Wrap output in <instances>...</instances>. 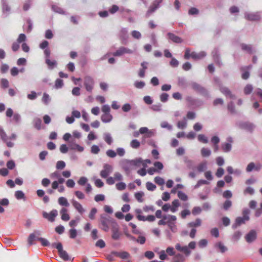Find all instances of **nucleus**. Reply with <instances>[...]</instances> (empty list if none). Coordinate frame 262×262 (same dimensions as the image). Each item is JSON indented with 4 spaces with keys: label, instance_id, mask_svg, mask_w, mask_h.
I'll list each match as a JSON object with an SVG mask.
<instances>
[{
    "label": "nucleus",
    "instance_id": "obj_64",
    "mask_svg": "<svg viewBox=\"0 0 262 262\" xmlns=\"http://www.w3.org/2000/svg\"><path fill=\"white\" fill-rule=\"evenodd\" d=\"M75 182L72 179H69L67 181L66 185L68 187L73 188L75 186Z\"/></svg>",
    "mask_w": 262,
    "mask_h": 262
},
{
    "label": "nucleus",
    "instance_id": "obj_14",
    "mask_svg": "<svg viewBox=\"0 0 262 262\" xmlns=\"http://www.w3.org/2000/svg\"><path fill=\"white\" fill-rule=\"evenodd\" d=\"M72 204L74 207L77 210V211L79 213L82 214L85 211V210L83 208L82 206L77 201L73 200L72 201Z\"/></svg>",
    "mask_w": 262,
    "mask_h": 262
},
{
    "label": "nucleus",
    "instance_id": "obj_16",
    "mask_svg": "<svg viewBox=\"0 0 262 262\" xmlns=\"http://www.w3.org/2000/svg\"><path fill=\"white\" fill-rule=\"evenodd\" d=\"M113 254H114L116 256L119 257L121 259H128L130 257L129 253L124 251L122 252H113Z\"/></svg>",
    "mask_w": 262,
    "mask_h": 262
},
{
    "label": "nucleus",
    "instance_id": "obj_2",
    "mask_svg": "<svg viewBox=\"0 0 262 262\" xmlns=\"http://www.w3.org/2000/svg\"><path fill=\"white\" fill-rule=\"evenodd\" d=\"M195 242H191L189 244L188 246H181L180 244H177L175 247L177 250L182 252L186 255H188L191 252L190 250L195 249Z\"/></svg>",
    "mask_w": 262,
    "mask_h": 262
},
{
    "label": "nucleus",
    "instance_id": "obj_59",
    "mask_svg": "<svg viewBox=\"0 0 262 262\" xmlns=\"http://www.w3.org/2000/svg\"><path fill=\"white\" fill-rule=\"evenodd\" d=\"M26 39V36L24 34H19L18 38L17 39V41L18 43H21L24 41H25Z\"/></svg>",
    "mask_w": 262,
    "mask_h": 262
},
{
    "label": "nucleus",
    "instance_id": "obj_1",
    "mask_svg": "<svg viewBox=\"0 0 262 262\" xmlns=\"http://www.w3.org/2000/svg\"><path fill=\"white\" fill-rule=\"evenodd\" d=\"M250 211L248 209H245L243 211V217H238L236 219L235 223L232 225V228L235 229L237 226L245 224L246 221L249 220V214Z\"/></svg>",
    "mask_w": 262,
    "mask_h": 262
},
{
    "label": "nucleus",
    "instance_id": "obj_45",
    "mask_svg": "<svg viewBox=\"0 0 262 262\" xmlns=\"http://www.w3.org/2000/svg\"><path fill=\"white\" fill-rule=\"evenodd\" d=\"M77 235V232L75 229L72 228L69 230V236L71 238H75Z\"/></svg>",
    "mask_w": 262,
    "mask_h": 262
},
{
    "label": "nucleus",
    "instance_id": "obj_44",
    "mask_svg": "<svg viewBox=\"0 0 262 262\" xmlns=\"http://www.w3.org/2000/svg\"><path fill=\"white\" fill-rule=\"evenodd\" d=\"M66 166V164L63 161H59L57 162L56 167L57 169H63Z\"/></svg>",
    "mask_w": 262,
    "mask_h": 262
},
{
    "label": "nucleus",
    "instance_id": "obj_4",
    "mask_svg": "<svg viewBox=\"0 0 262 262\" xmlns=\"http://www.w3.org/2000/svg\"><path fill=\"white\" fill-rule=\"evenodd\" d=\"M84 85L86 91L91 92L94 88V79L90 76H85L84 79Z\"/></svg>",
    "mask_w": 262,
    "mask_h": 262
},
{
    "label": "nucleus",
    "instance_id": "obj_33",
    "mask_svg": "<svg viewBox=\"0 0 262 262\" xmlns=\"http://www.w3.org/2000/svg\"><path fill=\"white\" fill-rule=\"evenodd\" d=\"M185 260V258L183 255L178 254L173 257L174 262H182Z\"/></svg>",
    "mask_w": 262,
    "mask_h": 262
},
{
    "label": "nucleus",
    "instance_id": "obj_7",
    "mask_svg": "<svg viewBox=\"0 0 262 262\" xmlns=\"http://www.w3.org/2000/svg\"><path fill=\"white\" fill-rule=\"evenodd\" d=\"M245 17L249 21H258L260 19V15L258 12L247 13L245 14Z\"/></svg>",
    "mask_w": 262,
    "mask_h": 262
},
{
    "label": "nucleus",
    "instance_id": "obj_11",
    "mask_svg": "<svg viewBox=\"0 0 262 262\" xmlns=\"http://www.w3.org/2000/svg\"><path fill=\"white\" fill-rule=\"evenodd\" d=\"M256 238V233L254 230H251L245 236L246 241L248 243L253 242Z\"/></svg>",
    "mask_w": 262,
    "mask_h": 262
},
{
    "label": "nucleus",
    "instance_id": "obj_20",
    "mask_svg": "<svg viewBox=\"0 0 262 262\" xmlns=\"http://www.w3.org/2000/svg\"><path fill=\"white\" fill-rule=\"evenodd\" d=\"M112 238L115 240L118 239L120 236L118 228L117 227H114L112 229Z\"/></svg>",
    "mask_w": 262,
    "mask_h": 262
},
{
    "label": "nucleus",
    "instance_id": "obj_48",
    "mask_svg": "<svg viewBox=\"0 0 262 262\" xmlns=\"http://www.w3.org/2000/svg\"><path fill=\"white\" fill-rule=\"evenodd\" d=\"M186 121L185 120L179 121L177 123V126L180 129H184L186 126Z\"/></svg>",
    "mask_w": 262,
    "mask_h": 262
},
{
    "label": "nucleus",
    "instance_id": "obj_60",
    "mask_svg": "<svg viewBox=\"0 0 262 262\" xmlns=\"http://www.w3.org/2000/svg\"><path fill=\"white\" fill-rule=\"evenodd\" d=\"M7 166L9 169H13L15 167V164L13 160H10L7 163Z\"/></svg>",
    "mask_w": 262,
    "mask_h": 262
},
{
    "label": "nucleus",
    "instance_id": "obj_23",
    "mask_svg": "<svg viewBox=\"0 0 262 262\" xmlns=\"http://www.w3.org/2000/svg\"><path fill=\"white\" fill-rule=\"evenodd\" d=\"M190 57H192L193 58H196V55L194 52H192L190 53V50L189 49H187L185 51V53L184 55V58L185 59H188Z\"/></svg>",
    "mask_w": 262,
    "mask_h": 262
},
{
    "label": "nucleus",
    "instance_id": "obj_41",
    "mask_svg": "<svg viewBox=\"0 0 262 262\" xmlns=\"http://www.w3.org/2000/svg\"><path fill=\"white\" fill-rule=\"evenodd\" d=\"M140 145V142L136 139L133 140L130 142V146L133 148H137Z\"/></svg>",
    "mask_w": 262,
    "mask_h": 262
},
{
    "label": "nucleus",
    "instance_id": "obj_15",
    "mask_svg": "<svg viewBox=\"0 0 262 262\" xmlns=\"http://www.w3.org/2000/svg\"><path fill=\"white\" fill-rule=\"evenodd\" d=\"M167 36L168 38L172 40L173 42L181 43L183 42V39L181 38L172 33H168L167 34Z\"/></svg>",
    "mask_w": 262,
    "mask_h": 262
},
{
    "label": "nucleus",
    "instance_id": "obj_24",
    "mask_svg": "<svg viewBox=\"0 0 262 262\" xmlns=\"http://www.w3.org/2000/svg\"><path fill=\"white\" fill-rule=\"evenodd\" d=\"M242 49L246 51L249 54L253 53V49L250 45L243 43L241 45Z\"/></svg>",
    "mask_w": 262,
    "mask_h": 262
},
{
    "label": "nucleus",
    "instance_id": "obj_58",
    "mask_svg": "<svg viewBox=\"0 0 262 262\" xmlns=\"http://www.w3.org/2000/svg\"><path fill=\"white\" fill-rule=\"evenodd\" d=\"M50 100V99L49 95L46 93H44L42 98V100L43 103L46 104H47L49 102Z\"/></svg>",
    "mask_w": 262,
    "mask_h": 262
},
{
    "label": "nucleus",
    "instance_id": "obj_37",
    "mask_svg": "<svg viewBox=\"0 0 262 262\" xmlns=\"http://www.w3.org/2000/svg\"><path fill=\"white\" fill-rule=\"evenodd\" d=\"M198 93H200L203 95L206 96L207 95V91L203 87L198 85Z\"/></svg>",
    "mask_w": 262,
    "mask_h": 262
},
{
    "label": "nucleus",
    "instance_id": "obj_34",
    "mask_svg": "<svg viewBox=\"0 0 262 262\" xmlns=\"http://www.w3.org/2000/svg\"><path fill=\"white\" fill-rule=\"evenodd\" d=\"M215 247H217L222 253H224L227 250V248L221 242L216 244Z\"/></svg>",
    "mask_w": 262,
    "mask_h": 262
},
{
    "label": "nucleus",
    "instance_id": "obj_63",
    "mask_svg": "<svg viewBox=\"0 0 262 262\" xmlns=\"http://www.w3.org/2000/svg\"><path fill=\"white\" fill-rule=\"evenodd\" d=\"M122 110L124 112H128L131 110V105L129 103H126L122 106Z\"/></svg>",
    "mask_w": 262,
    "mask_h": 262
},
{
    "label": "nucleus",
    "instance_id": "obj_10",
    "mask_svg": "<svg viewBox=\"0 0 262 262\" xmlns=\"http://www.w3.org/2000/svg\"><path fill=\"white\" fill-rule=\"evenodd\" d=\"M162 1L163 0H155L149 8L147 14L150 15L154 12L159 7V4L162 3Z\"/></svg>",
    "mask_w": 262,
    "mask_h": 262
},
{
    "label": "nucleus",
    "instance_id": "obj_42",
    "mask_svg": "<svg viewBox=\"0 0 262 262\" xmlns=\"http://www.w3.org/2000/svg\"><path fill=\"white\" fill-rule=\"evenodd\" d=\"M207 168V162H204L203 163H200L198 166V170L200 171H203L205 170Z\"/></svg>",
    "mask_w": 262,
    "mask_h": 262
},
{
    "label": "nucleus",
    "instance_id": "obj_46",
    "mask_svg": "<svg viewBox=\"0 0 262 262\" xmlns=\"http://www.w3.org/2000/svg\"><path fill=\"white\" fill-rule=\"evenodd\" d=\"M97 212V210L96 208H93L91 209L89 217L91 220H94L95 219V216Z\"/></svg>",
    "mask_w": 262,
    "mask_h": 262
},
{
    "label": "nucleus",
    "instance_id": "obj_39",
    "mask_svg": "<svg viewBox=\"0 0 262 262\" xmlns=\"http://www.w3.org/2000/svg\"><path fill=\"white\" fill-rule=\"evenodd\" d=\"M34 126L35 127L38 129L39 130L41 129V120L39 118H37L34 121Z\"/></svg>",
    "mask_w": 262,
    "mask_h": 262
},
{
    "label": "nucleus",
    "instance_id": "obj_52",
    "mask_svg": "<svg viewBox=\"0 0 262 262\" xmlns=\"http://www.w3.org/2000/svg\"><path fill=\"white\" fill-rule=\"evenodd\" d=\"M101 110L103 114H110L111 108L108 105H103Z\"/></svg>",
    "mask_w": 262,
    "mask_h": 262
},
{
    "label": "nucleus",
    "instance_id": "obj_28",
    "mask_svg": "<svg viewBox=\"0 0 262 262\" xmlns=\"http://www.w3.org/2000/svg\"><path fill=\"white\" fill-rule=\"evenodd\" d=\"M253 86L251 84H247L244 89V92L245 95L250 94L253 91Z\"/></svg>",
    "mask_w": 262,
    "mask_h": 262
},
{
    "label": "nucleus",
    "instance_id": "obj_49",
    "mask_svg": "<svg viewBox=\"0 0 262 262\" xmlns=\"http://www.w3.org/2000/svg\"><path fill=\"white\" fill-rule=\"evenodd\" d=\"M179 198L182 201H186L187 200V196L185 193L182 191H179L178 193Z\"/></svg>",
    "mask_w": 262,
    "mask_h": 262
},
{
    "label": "nucleus",
    "instance_id": "obj_25",
    "mask_svg": "<svg viewBox=\"0 0 262 262\" xmlns=\"http://www.w3.org/2000/svg\"><path fill=\"white\" fill-rule=\"evenodd\" d=\"M103 139L105 142L108 145H111L113 142V139L111 134L108 133H105L103 135Z\"/></svg>",
    "mask_w": 262,
    "mask_h": 262
},
{
    "label": "nucleus",
    "instance_id": "obj_53",
    "mask_svg": "<svg viewBox=\"0 0 262 262\" xmlns=\"http://www.w3.org/2000/svg\"><path fill=\"white\" fill-rule=\"evenodd\" d=\"M255 166L254 163L250 162L246 167V171L249 172L254 170Z\"/></svg>",
    "mask_w": 262,
    "mask_h": 262
},
{
    "label": "nucleus",
    "instance_id": "obj_31",
    "mask_svg": "<svg viewBox=\"0 0 262 262\" xmlns=\"http://www.w3.org/2000/svg\"><path fill=\"white\" fill-rule=\"evenodd\" d=\"M46 63L50 69H53L56 64L55 60H51L49 58L46 59Z\"/></svg>",
    "mask_w": 262,
    "mask_h": 262
},
{
    "label": "nucleus",
    "instance_id": "obj_36",
    "mask_svg": "<svg viewBox=\"0 0 262 262\" xmlns=\"http://www.w3.org/2000/svg\"><path fill=\"white\" fill-rule=\"evenodd\" d=\"M146 187L148 190L154 191L156 188V186L150 182H147L146 183Z\"/></svg>",
    "mask_w": 262,
    "mask_h": 262
},
{
    "label": "nucleus",
    "instance_id": "obj_51",
    "mask_svg": "<svg viewBox=\"0 0 262 262\" xmlns=\"http://www.w3.org/2000/svg\"><path fill=\"white\" fill-rule=\"evenodd\" d=\"M232 206V202L230 200H226L223 204V208L227 210Z\"/></svg>",
    "mask_w": 262,
    "mask_h": 262
},
{
    "label": "nucleus",
    "instance_id": "obj_54",
    "mask_svg": "<svg viewBox=\"0 0 262 262\" xmlns=\"http://www.w3.org/2000/svg\"><path fill=\"white\" fill-rule=\"evenodd\" d=\"M106 155L110 158H114L116 156V152L112 149H109L106 151Z\"/></svg>",
    "mask_w": 262,
    "mask_h": 262
},
{
    "label": "nucleus",
    "instance_id": "obj_22",
    "mask_svg": "<svg viewBox=\"0 0 262 262\" xmlns=\"http://www.w3.org/2000/svg\"><path fill=\"white\" fill-rule=\"evenodd\" d=\"M128 163L130 165L139 167L141 165V163H143V160L141 158H138L135 160L129 161Z\"/></svg>",
    "mask_w": 262,
    "mask_h": 262
},
{
    "label": "nucleus",
    "instance_id": "obj_55",
    "mask_svg": "<svg viewBox=\"0 0 262 262\" xmlns=\"http://www.w3.org/2000/svg\"><path fill=\"white\" fill-rule=\"evenodd\" d=\"M96 246L103 248L105 247V243L102 239H99L96 242Z\"/></svg>",
    "mask_w": 262,
    "mask_h": 262
},
{
    "label": "nucleus",
    "instance_id": "obj_26",
    "mask_svg": "<svg viewBox=\"0 0 262 262\" xmlns=\"http://www.w3.org/2000/svg\"><path fill=\"white\" fill-rule=\"evenodd\" d=\"M144 195V193L142 191H139L138 192H136L135 194V197L136 199L140 203H142L143 202L144 200L143 199V197Z\"/></svg>",
    "mask_w": 262,
    "mask_h": 262
},
{
    "label": "nucleus",
    "instance_id": "obj_35",
    "mask_svg": "<svg viewBox=\"0 0 262 262\" xmlns=\"http://www.w3.org/2000/svg\"><path fill=\"white\" fill-rule=\"evenodd\" d=\"M70 147L72 149L77 150L80 152L82 151L84 149L83 147L77 144H71Z\"/></svg>",
    "mask_w": 262,
    "mask_h": 262
},
{
    "label": "nucleus",
    "instance_id": "obj_27",
    "mask_svg": "<svg viewBox=\"0 0 262 262\" xmlns=\"http://www.w3.org/2000/svg\"><path fill=\"white\" fill-rule=\"evenodd\" d=\"M58 203L62 206L68 207L69 206V204L66 198L63 196H61L58 199Z\"/></svg>",
    "mask_w": 262,
    "mask_h": 262
},
{
    "label": "nucleus",
    "instance_id": "obj_56",
    "mask_svg": "<svg viewBox=\"0 0 262 262\" xmlns=\"http://www.w3.org/2000/svg\"><path fill=\"white\" fill-rule=\"evenodd\" d=\"M154 165L158 171V170H161L163 168V165L162 163L159 161L155 162L154 163Z\"/></svg>",
    "mask_w": 262,
    "mask_h": 262
},
{
    "label": "nucleus",
    "instance_id": "obj_61",
    "mask_svg": "<svg viewBox=\"0 0 262 262\" xmlns=\"http://www.w3.org/2000/svg\"><path fill=\"white\" fill-rule=\"evenodd\" d=\"M87 181L88 179H86V178L82 177L79 179V180L78 181V183L79 185L83 186L86 184Z\"/></svg>",
    "mask_w": 262,
    "mask_h": 262
},
{
    "label": "nucleus",
    "instance_id": "obj_30",
    "mask_svg": "<svg viewBox=\"0 0 262 262\" xmlns=\"http://www.w3.org/2000/svg\"><path fill=\"white\" fill-rule=\"evenodd\" d=\"M198 140L203 143H207L208 142V138L206 136L203 134H200L198 136Z\"/></svg>",
    "mask_w": 262,
    "mask_h": 262
},
{
    "label": "nucleus",
    "instance_id": "obj_5",
    "mask_svg": "<svg viewBox=\"0 0 262 262\" xmlns=\"http://www.w3.org/2000/svg\"><path fill=\"white\" fill-rule=\"evenodd\" d=\"M133 51L125 48L124 47H121L119 48L116 52L112 53V55L114 56H121L125 54H132Z\"/></svg>",
    "mask_w": 262,
    "mask_h": 262
},
{
    "label": "nucleus",
    "instance_id": "obj_3",
    "mask_svg": "<svg viewBox=\"0 0 262 262\" xmlns=\"http://www.w3.org/2000/svg\"><path fill=\"white\" fill-rule=\"evenodd\" d=\"M53 247H55L58 250L59 255L62 259L68 260L69 259V256L68 253L63 250L62 245L61 243H58L57 244L54 243L52 244Z\"/></svg>",
    "mask_w": 262,
    "mask_h": 262
},
{
    "label": "nucleus",
    "instance_id": "obj_9",
    "mask_svg": "<svg viewBox=\"0 0 262 262\" xmlns=\"http://www.w3.org/2000/svg\"><path fill=\"white\" fill-rule=\"evenodd\" d=\"M220 91L226 97H229L231 99L235 98V96L232 94L230 90L227 87L221 86H220Z\"/></svg>",
    "mask_w": 262,
    "mask_h": 262
},
{
    "label": "nucleus",
    "instance_id": "obj_12",
    "mask_svg": "<svg viewBox=\"0 0 262 262\" xmlns=\"http://www.w3.org/2000/svg\"><path fill=\"white\" fill-rule=\"evenodd\" d=\"M40 235V233L39 231H35L34 233L30 234L28 238V244L30 246L33 245L34 241L37 239L38 237V236Z\"/></svg>",
    "mask_w": 262,
    "mask_h": 262
},
{
    "label": "nucleus",
    "instance_id": "obj_6",
    "mask_svg": "<svg viewBox=\"0 0 262 262\" xmlns=\"http://www.w3.org/2000/svg\"><path fill=\"white\" fill-rule=\"evenodd\" d=\"M112 171V166L110 164H105L103 166V169L100 171V176L103 178H106Z\"/></svg>",
    "mask_w": 262,
    "mask_h": 262
},
{
    "label": "nucleus",
    "instance_id": "obj_29",
    "mask_svg": "<svg viewBox=\"0 0 262 262\" xmlns=\"http://www.w3.org/2000/svg\"><path fill=\"white\" fill-rule=\"evenodd\" d=\"M201 153L203 157H207L211 155V151L210 149L204 147L201 149Z\"/></svg>",
    "mask_w": 262,
    "mask_h": 262
},
{
    "label": "nucleus",
    "instance_id": "obj_17",
    "mask_svg": "<svg viewBox=\"0 0 262 262\" xmlns=\"http://www.w3.org/2000/svg\"><path fill=\"white\" fill-rule=\"evenodd\" d=\"M113 119V116L111 114H103L101 116V120L104 123H108Z\"/></svg>",
    "mask_w": 262,
    "mask_h": 262
},
{
    "label": "nucleus",
    "instance_id": "obj_19",
    "mask_svg": "<svg viewBox=\"0 0 262 262\" xmlns=\"http://www.w3.org/2000/svg\"><path fill=\"white\" fill-rule=\"evenodd\" d=\"M161 218L162 219L159 220L158 222V225H165L166 224H168V225L170 227L168 215H164Z\"/></svg>",
    "mask_w": 262,
    "mask_h": 262
},
{
    "label": "nucleus",
    "instance_id": "obj_50",
    "mask_svg": "<svg viewBox=\"0 0 262 262\" xmlns=\"http://www.w3.org/2000/svg\"><path fill=\"white\" fill-rule=\"evenodd\" d=\"M37 240L40 242L41 243V245L43 246H48L49 245V242L46 239L42 238V237H38L37 238Z\"/></svg>",
    "mask_w": 262,
    "mask_h": 262
},
{
    "label": "nucleus",
    "instance_id": "obj_62",
    "mask_svg": "<svg viewBox=\"0 0 262 262\" xmlns=\"http://www.w3.org/2000/svg\"><path fill=\"white\" fill-rule=\"evenodd\" d=\"M190 214V211L187 209H185L181 212L180 215L182 219H185L187 215Z\"/></svg>",
    "mask_w": 262,
    "mask_h": 262
},
{
    "label": "nucleus",
    "instance_id": "obj_43",
    "mask_svg": "<svg viewBox=\"0 0 262 262\" xmlns=\"http://www.w3.org/2000/svg\"><path fill=\"white\" fill-rule=\"evenodd\" d=\"M15 196L17 199L20 200L25 197V194L22 191L17 190L15 192Z\"/></svg>",
    "mask_w": 262,
    "mask_h": 262
},
{
    "label": "nucleus",
    "instance_id": "obj_13",
    "mask_svg": "<svg viewBox=\"0 0 262 262\" xmlns=\"http://www.w3.org/2000/svg\"><path fill=\"white\" fill-rule=\"evenodd\" d=\"M137 218L139 221H148V222H154L155 220V216L153 215H149L147 217L142 215L141 214L137 215Z\"/></svg>",
    "mask_w": 262,
    "mask_h": 262
},
{
    "label": "nucleus",
    "instance_id": "obj_32",
    "mask_svg": "<svg viewBox=\"0 0 262 262\" xmlns=\"http://www.w3.org/2000/svg\"><path fill=\"white\" fill-rule=\"evenodd\" d=\"M222 148L224 152H228L231 149V144L230 143H225L222 144Z\"/></svg>",
    "mask_w": 262,
    "mask_h": 262
},
{
    "label": "nucleus",
    "instance_id": "obj_57",
    "mask_svg": "<svg viewBox=\"0 0 262 262\" xmlns=\"http://www.w3.org/2000/svg\"><path fill=\"white\" fill-rule=\"evenodd\" d=\"M94 199L95 201L97 202L99 201H103L105 199V196L103 194H97L95 195Z\"/></svg>",
    "mask_w": 262,
    "mask_h": 262
},
{
    "label": "nucleus",
    "instance_id": "obj_18",
    "mask_svg": "<svg viewBox=\"0 0 262 262\" xmlns=\"http://www.w3.org/2000/svg\"><path fill=\"white\" fill-rule=\"evenodd\" d=\"M67 209L65 208H63L60 210V213L61 214V219L64 221H68L70 220V216L67 213Z\"/></svg>",
    "mask_w": 262,
    "mask_h": 262
},
{
    "label": "nucleus",
    "instance_id": "obj_8",
    "mask_svg": "<svg viewBox=\"0 0 262 262\" xmlns=\"http://www.w3.org/2000/svg\"><path fill=\"white\" fill-rule=\"evenodd\" d=\"M57 215V212L56 210L51 211L49 213L45 212L43 213V217L47 219L50 222H53Z\"/></svg>",
    "mask_w": 262,
    "mask_h": 262
},
{
    "label": "nucleus",
    "instance_id": "obj_47",
    "mask_svg": "<svg viewBox=\"0 0 262 262\" xmlns=\"http://www.w3.org/2000/svg\"><path fill=\"white\" fill-rule=\"evenodd\" d=\"M155 182L159 185H163L164 184V180L163 178L160 177H156L155 178Z\"/></svg>",
    "mask_w": 262,
    "mask_h": 262
},
{
    "label": "nucleus",
    "instance_id": "obj_21",
    "mask_svg": "<svg viewBox=\"0 0 262 262\" xmlns=\"http://www.w3.org/2000/svg\"><path fill=\"white\" fill-rule=\"evenodd\" d=\"M139 133L141 134H146L145 135L146 137H150L152 136V133L150 131H148L147 127H142L139 129Z\"/></svg>",
    "mask_w": 262,
    "mask_h": 262
},
{
    "label": "nucleus",
    "instance_id": "obj_38",
    "mask_svg": "<svg viewBox=\"0 0 262 262\" xmlns=\"http://www.w3.org/2000/svg\"><path fill=\"white\" fill-rule=\"evenodd\" d=\"M116 187L118 190H123L126 188V186L125 183L119 182L116 184Z\"/></svg>",
    "mask_w": 262,
    "mask_h": 262
},
{
    "label": "nucleus",
    "instance_id": "obj_40",
    "mask_svg": "<svg viewBox=\"0 0 262 262\" xmlns=\"http://www.w3.org/2000/svg\"><path fill=\"white\" fill-rule=\"evenodd\" d=\"M63 85V80L61 79H57L55 81V87L56 89H59L62 87Z\"/></svg>",
    "mask_w": 262,
    "mask_h": 262
}]
</instances>
